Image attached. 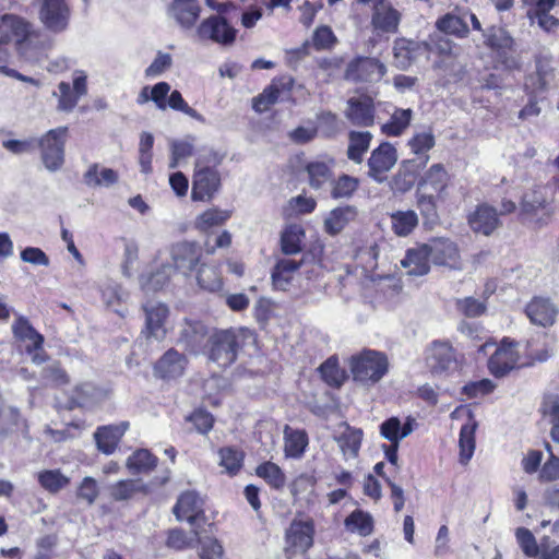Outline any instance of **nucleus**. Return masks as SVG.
I'll return each instance as SVG.
<instances>
[{"mask_svg": "<svg viewBox=\"0 0 559 559\" xmlns=\"http://www.w3.org/2000/svg\"><path fill=\"white\" fill-rule=\"evenodd\" d=\"M412 116V109H395L390 120L382 126V132L388 136L401 135L408 128Z\"/></svg>", "mask_w": 559, "mask_h": 559, "instance_id": "4c0bfd02", "label": "nucleus"}, {"mask_svg": "<svg viewBox=\"0 0 559 559\" xmlns=\"http://www.w3.org/2000/svg\"><path fill=\"white\" fill-rule=\"evenodd\" d=\"M293 80L290 78H280L272 83L255 98H253V109L257 112L266 111L274 105L283 94L290 91Z\"/></svg>", "mask_w": 559, "mask_h": 559, "instance_id": "b1692460", "label": "nucleus"}, {"mask_svg": "<svg viewBox=\"0 0 559 559\" xmlns=\"http://www.w3.org/2000/svg\"><path fill=\"white\" fill-rule=\"evenodd\" d=\"M68 128L51 129L36 140L45 168L49 171L59 170L64 164V146Z\"/></svg>", "mask_w": 559, "mask_h": 559, "instance_id": "7ed1b4c3", "label": "nucleus"}, {"mask_svg": "<svg viewBox=\"0 0 559 559\" xmlns=\"http://www.w3.org/2000/svg\"><path fill=\"white\" fill-rule=\"evenodd\" d=\"M12 332L15 338L21 342H27V345H35L37 348L44 345V336L24 317H19L14 321Z\"/></svg>", "mask_w": 559, "mask_h": 559, "instance_id": "e433bc0d", "label": "nucleus"}, {"mask_svg": "<svg viewBox=\"0 0 559 559\" xmlns=\"http://www.w3.org/2000/svg\"><path fill=\"white\" fill-rule=\"evenodd\" d=\"M313 523L294 521L286 532V551L290 555L305 552L313 543Z\"/></svg>", "mask_w": 559, "mask_h": 559, "instance_id": "4468645a", "label": "nucleus"}, {"mask_svg": "<svg viewBox=\"0 0 559 559\" xmlns=\"http://www.w3.org/2000/svg\"><path fill=\"white\" fill-rule=\"evenodd\" d=\"M429 156L405 159L401 162L396 174L390 181V188L394 193H406L415 185L417 174L429 162Z\"/></svg>", "mask_w": 559, "mask_h": 559, "instance_id": "f8f14e48", "label": "nucleus"}, {"mask_svg": "<svg viewBox=\"0 0 559 559\" xmlns=\"http://www.w3.org/2000/svg\"><path fill=\"white\" fill-rule=\"evenodd\" d=\"M209 360L221 368H226L235 362L238 352L237 334L235 330H219L214 332L207 341Z\"/></svg>", "mask_w": 559, "mask_h": 559, "instance_id": "20e7f679", "label": "nucleus"}, {"mask_svg": "<svg viewBox=\"0 0 559 559\" xmlns=\"http://www.w3.org/2000/svg\"><path fill=\"white\" fill-rule=\"evenodd\" d=\"M305 231L300 225H288L282 233L281 243L285 254H296L301 251Z\"/></svg>", "mask_w": 559, "mask_h": 559, "instance_id": "a19ab883", "label": "nucleus"}, {"mask_svg": "<svg viewBox=\"0 0 559 559\" xmlns=\"http://www.w3.org/2000/svg\"><path fill=\"white\" fill-rule=\"evenodd\" d=\"M555 69L546 60L537 59L535 71L525 78L524 88L530 95L538 96L555 86Z\"/></svg>", "mask_w": 559, "mask_h": 559, "instance_id": "2eb2a0df", "label": "nucleus"}, {"mask_svg": "<svg viewBox=\"0 0 559 559\" xmlns=\"http://www.w3.org/2000/svg\"><path fill=\"white\" fill-rule=\"evenodd\" d=\"M389 359L382 352L364 349L352 356V376L357 382L365 385L378 383L389 371Z\"/></svg>", "mask_w": 559, "mask_h": 559, "instance_id": "f03ea898", "label": "nucleus"}, {"mask_svg": "<svg viewBox=\"0 0 559 559\" xmlns=\"http://www.w3.org/2000/svg\"><path fill=\"white\" fill-rule=\"evenodd\" d=\"M221 186L219 174L210 166H203V157H198L192 181L193 201H210Z\"/></svg>", "mask_w": 559, "mask_h": 559, "instance_id": "423d86ee", "label": "nucleus"}, {"mask_svg": "<svg viewBox=\"0 0 559 559\" xmlns=\"http://www.w3.org/2000/svg\"><path fill=\"white\" fill-rule=\"evenodd\" d=\"M157 464V459L146 449L133 452L127 460V467L132 473H148Z\"/></svg>", "mask_w": 559, "mask_h": 559, "instance_id": "79ce46f5", "label": "nucleus"}, {"mask_svg": "<svg viewBox=\"0 0 559 559\" xmlns=\"http://www.w3.org/2000/svg\"><path fill=\"white\" fill-rule=\"evenodd\" d=\"M347 209L337 207L331 211L324 221L325 230L330 235L338 234L347 224Z\"/></svg>", "mask_w": 559, "mask_h": 559, "instance_id": "69168bd1", "label": "nucleus"}, {"mask_svg": "<svg viewBox=\"0 0 559 559\" xmlns=\"http://www.w3.org/2000/svg\"><path fill=\"white\" fill-rule=\"evenodd\" d=\"M198 542V557L200 559H225L224 547L221 542L211 536L202 537L198 527L192 530Z\"/></svg>", "mask_w": 559, "mask_h": 559, "instance_id": "473e14b6", "label": "nucleus"}, {"mask_svg": "<svg viewBox=\"0 0 559 559\" xmlns=\"http://www.w3.org/2000/svg\"><path fill=\"white\" fill-rule=\"evenodd\" d=\"M189 359L175 348L166 350L154 364V376L164 381L181 378L188 368Z\"/></svg>", "mask_w": 559, "mask_h": 559, "instance_id": "1a4fd4ad", "label": "nucleus"}, {"mask_svg": "<svg viewBox=\"0 0 559 559\" xmlns=\"http://www.w3.org/2000/svg\"><path fill=\"white\" fill-rule=\"evenodd\" d=\"M70 16L67 0H44L39 9V21L46 29L56 34L68 28Z\"/></svg>", "mask_w": 559, "mask_h": 559, "instance_id": "6e6552de", "label": "nucleus"}, {"mask_svg": "<svg viewBox=\"0 0 559 559\" xmlns=\"http://www.w3.org/2000/svg\"><path fill=\"white\" fill-rule=\"evenodd\" d=\"M53 96L59 98L58 109L61 111H71L78 104L79 97L73 93L69 83L61 82Z\"/></svg>", "mask_w": 559, "mask_h": 559, "instance_id": "052dcab7", "label": "nucleus"}, {"mask_svg": "<svg viewBox=\"0 0 559 559\" xmlns=\"http://www.w3.org/2000/svg\"><path fill=\"white\" fill-rule=\"evenodd\" d=\"M374 521L370 513L362 510L352 512V531H356L360 536H369L372 534Z\"/></svg>", "mask_w": 559, "mask_h": 559, "instance_id": "bf43d9fd", "label": "nucleus"}, {"mask_svg": "<svg viewBox=\"0 0 559 559\" xmlns=\"http://www.w3.org/2000/svg\"><path fill=\"white\" fill-rule=\"evenodd\" d=\"M430 254L427 243L409 248L401 260V265L408 275L423 276L430 271Z\"/></svg>", "mask_w": 559, "mask_h": 559, "instance_id": "5701e85b", "label": "nucleus"}, {"mask_svg": "<svg viewBox=\"0 0 559 559\" xmlns=\"http://www.w3.org/2000/svg\"><path fill=\"white\" fill-rule=\"evenodd\" d=\"M219 465L225 468V471L234 475L236 474L242 466L243 454L241 451L226 447L219 450Z\"/></svg>", "mask_w": 559, "mask_h": 559, "instance_id": "a18cd8bd", "label": "nucleus"}, {"mask_svg": "<svg viewBox=\"0 0 559 559\" xmlns=\"http://www.w3.org/2000/svg\"><path fill=\"white\" fill-rule=\"evenodd\" d=\"M450 182V176L440 163L431 165L420 177L417 188L419 191L431 190L438 194L439 199L447 198V189Z\"/></svg>", "mask_w": 559, "mask_h": 559, "instance_id": "6ab92c4d", "label": "nucleus"}, {"mask_svg": "<svg viewBox=\"0 0 559 559\" xmlns=\"http://www.w3.org/2000/svg\"><path fill=\"white\" fill-rule=\"evenodd\" d=\"M174 514L178 521H187L193 528H199L205 521L202 498L192 490L182 492L174 507Z\"/></svg>", "mask_w": 559, "mask_h": 559, "instance_id": "9b49d317", "label": "nucleus"}, {"mask_svg": "<svg viewBox=\"0 0 559 559\" xmlns=\"http://www.w3.org/2000/svg\"><path fill=\"white\" fill-rule=\"evenodd\" d=\"M426 365L436 376H448L457 368L454 348L449 342L433 341L426 349Z\"/></svg>", "mask_w": 559, "mask_h": 559, "instance_id": "39448f33", "label": "nucleus"}, {"mask_svg": "<svg viewBox=\"0 0 559 559\" xmlns=\"http://www.w3.org/2000/svg\"><path fill=\"white\" fill-rule=\"evenodd\" d=\"M336 43V37L329 26H319L312 35V45L317 50L331 49Z\"/></svg>", "mask_w": 559, "mask_h": 559, "instance_id": "e2e57ef3", "label": "nucleus"}, {"mask_svg": "<svg viewBox=\"0 0 559 559\" xmlns=\"http://www.w3.org/2000/svg\"><path fill=\"white\" fill-rule=\"evenodd\" d=\"M427 246L432 264L453 271L463 270L464 263L456 242L449 238H433Z\"/></svg>", "mask_w": 559, "mask_h": 559, "instance_id": "0eeeda50", "label": "nucleus"}, {"mask_svg": "<svg viewBox=\"0 0 559 559\" xmlns=\"http://www.w3.org/2000/svg\"><path fill=\"white\" fill-rule=\"evenodd\" d=\"M37 480L41 488L50 493H57L66 488L70 478L61 473L60 469H45L37 473Z\"/></svg>", "mask_w": 559, "mask_h": 559, "instance_id": "ea45409f", "label": "nucleus"}, {"mask_svg": "<svg viewBox=\"0 0 559 559\" xmlns=\"http://www.w3.org/2000/svg\"><path fill=\"white\" fill-rule=\"evenodd\" d=\"M435 136L431 132H421L412 136L408 141L412 153L417 157L429 156L428 152L435 146Z\"/></svg>", "mask_w": 559, "mask_h": 559, "instance_id": "5fc2aeb1", "label": "nucleus"}, {"mask_svg": "<svg viewBox=\"0 0 559 559\" xmlns=\"http://www.w3.org/2000/svg\"><path fill=\"white\" fill-rule=\"evenodd\" d=\"M39 32L35 31L32 24L24 17L14 14H3L0 19V62H5L8 52L2 47L4 44L13 43L17 55L27 62H38L44 56V46L38 44ZM0 73L16 78L21 81H32L15 70L0 64Z\"/></svg>", "mask_w": 559, "mask_h": 559, "instance_id": "f257e3e1", "label": "nucleus"}, {"mask_svg": "<svg viewBox=\"0 0 559 559\" xmlns=\"http://www.w3.org/2000/svg\"><path fill=\"white\" fill-rule=\"evenodd\" d=\"M299 263L293 259L284 258L281 259L273 271L272 277L274 285L281 289H285L293 275L299 269Z\"/></svg>", "mask_w": 559, "mask_h": 559, "instance_id": "37998d69", "label": "nucleus"}, {"mask_svg": "<svg viewBox=\"0 0 559 559\" xmlns=\"http://www.w3.org/2000/svg\"><path fill=\"white\" fill-rule=\"evenodd\" d=\"M518 361L519 354L515 345L503 341L489 358L488 368L495 377L501 378L514 369Z\"/></svg>", "mask_w": 559, "mask_h": 559, "instance_id": "a211bd4d", "label": "nucleus"}, {"mask_svg": "<svg viewBox=\"0 0 559 559\" xmlns=\"http://www.w3.org/2000/svg\"><path fill=\"white\" fill-rule=\"evenodd\" d=\"M323 380L331 386L338 388L345 380V373L338 367L336 358L331 357L320 367Z\"/></svg>", "mask_w": 559, "mask_h": 559, "instance_id": "09e8293b", "label": "nucleus"}, {"mask_svg": "<svg viewBox=\"0 0 559 559\" xmlns=\"http://www.w3.org/2000/svg\"><path fill=\"white\" fill-rule=\"evenodd\" d=\"M118 180V174L97 164L90 166L84 175V181L90 187H110Z\"/></svg>", "mask_w": 559, "mask_h": 559, "instance_id": "f704fd0d", "label": "nucleus"}, {"mask_svg": "<svg viewBox=\"0 0 559 559\" xmlns=\"http://www.w3.org/2000/svg\"><path fill=\"white\" fill-rule=\"evenodd\" d=\"M148 486L141 480L123 479L112 484L109 487V495L115 501H124L131 499L136 492L147 493Z\"/></svg>", "mask_w": 559, "mask_h": 559, "instance_id": "2f4dec72", "label": "nucleus"}, {"mask_svg": "<svg viewBox=\"0 0 559 559\" xmlns=\"http://www.w3.org/2000/svg\"><path fill=\"white\" fill-rule=\"evenodd\" d=\"M146 313V333L155 340H163L166 335L164 326L165 320L168 316V309L165 305H147L145 306Z\"/></svg>", "mask_w": 559, "mask_h": 559, "instance_id": "a878e982", "label": "nucleus"}, {"mask_svg": "<svg viewBox=\"0 0 559 559\" xmlns=\"http://www.w3.org/2000/svg\"><path fill=\"white\" fill-rule=\"evenodd\" d=\"M390 217L392 230L400 237L408 236L418 225V215L413 210L396 211Z\"/></svg>", "mask_w": 559, "mask_h": 559, "instance_id": "72a5a7b5", "label": "nucleus"}, {"mask_svg": "<svg viewBox=\"0 0 559 559\" xmlns=\"http://www.w3.org/2000/svg\"><path fill=\"white\" fill-rule=\"evenodd\" d=\"M372 134L369 131H352V160L361 163L362 155L369 150Z\"/></svg>", "mask_w": 559, "mask_h": 559, "instance_id": "4d7b16f0", "label": "nucleus"}, {"mask_svg": "<svg viewBox=\"0 0 559 559\" xmlns=\"http://www.w3.org/2000/svg\"><path fill=\"white\" fill-rule=\"evenodd\" d=\"M106 392L91 382H83L74 388V395L71 403L84 406L90 403H97L105 399Z\"/></svg>", "mask_w": 559, "mask_h": 559, "instance_id": "c9c22d12", "label": "nucleus"}, {"mask_svg": "<svg viewBox=\"0 0 559 559\" xmlns=\"http://www.w3.org/2000/svg\"><path fill=\"white\" fill-rule=\"evenodd\" d=\"M539 412L544 417H549L552 425L559 423V394H545L540 403Z\"/></svg>", "mask_w": 559, "mask_h": 559, "instance_id": "0e129e2a", "label": "nucleus"}, {"mask_svg": "<svg viewBox=\"0 0 559 559\" xmlns=\"http://www.w3.org/2000/svg\"><path fill=\"white\" fill-rule=\"evenodd\" d=\"M99 491V486L96 479L91 476H86L76 488V498L78 500L85 502L87 506H92L97 500Z\"/></svg>", "mask_w": 559, "mask_h": 559, "instance_id": "603ef678", "label": "nucleus"}, {"mask_svg": "<svg viewBox=\"0 0 559 559\" xmlns=\"http://www.w3.org/2000/svg\"><path fill=\"white\" fill-rule=\"evenodd\" d=\"M468 224L473 231L485 236L491 235L501 226L496 209L488 204L478 205L468 216Z\"/></svg>", "mask_w": 559, "mask_h": 559, "instance_id": "412c9836", "label": "nucleus"}, {"mask_svg": "<svg viewBox=\"0 0 559 559\" xmlns=\"http://www.w3.org/2000/svg\"><path fill=\"white\" fill-rule=\"evenodd\" d=\"M417 207L426 217H433L437 214V201L440 200L438 194L426 193L424 190L416 192Z\"/></svg>", "mask_w": 559, "mask_h": 559, "instance_id": "338daca9", "label": "nucleus"}, {"mask_svg": "<svg viewBox=\"0 0 559 559\" xmlns=\"http://www.w3.org/2000/svg\"><path fill=\"white\" fill-rule=\"evenodd\" d=\"M198 284L210 292L219 290L223 286L222 277L216 267L202 265L198 272Z\"/></svg>", "mask_w": 559, "mask_h": 559, "instance_id": "49530a36", "label": "nucleus"}, {"mask_svg": "<svg viewBox=\"0 0 559 559\" xmlns=\"http://www.w3.org/2000/svg\"><path fill=\"white\" fill-rule=\"evenodd\" d=\"M386 73V66L376 57H357L352 60V81L377 83Z\"/></svg>", "mask_w": 559, "mask_h": 559, "instance_id": "dca6fc26", "label": "nucleus"}, {"mask_svg": "<svg viewBox=\"0 0 559 559\" xmlns=\"http://www.w3.org/2000/svg\"><path fill=\"white\" fill-rule=\"evenodd\" d=\"M374 120L373 99L369 95L352 97V122L370 126Z\"/></svg>", "mask_w": 559, "mask_h": 559, "instance_id": "7c9ffc66", "label": "nucleus"}, {"mask_svg": "<svg viewBox=\"0 0 559 559\" xmlns=\"http://www.w3.org/2000/svg\"><path fill=\"white\" fill-rule=\"evenodd\" d=\"M526 314L534 324L548 326L555 322L557 309L548 299L535 298L527 305Z\"/></svg>", "mask_w": 559, "mask_h": 559, "instance_id": "bb28decb", "label": "nucleus"}, {"mask_svg": "<svg viewBox=\"0 0 559 559\" xmlns=\"http://www.w3.org/2000/svg\"><path fill=\"white\" fill-rule=\"evenodd\" d=\"M477 428V424L475 421H469L462 426L460 431V462L462 464H467L472 459L475 450V431Z\"/></svg>", "mask_w": 559, "mask_h": 559, "instance_id": "58836bf2", "label": "nucleus"}, {"mask_svg": "<svg viewBox=\"0 0 559 559\" xmlns=\"http://www.w3.org/2000/svg\"><path fill=\"white\" fill-rule=\"evenodd\" d=\"M170 274V266H165L162 271L151 274L147 278H142V288L150 293L164 287Z\"/></svg>", "mask_w": 559, "mask_h": 559, "instance_id": "774afa93", "label": "nucleus"}, {"mask_svg": "<svg viewBox=\"0 0 559 559\" xmlns=\"http://www.w3.org/2000/svg\"><path fill=\"white\" fill-rule=\"evenodd\" d=\"M396 162V148L391 143L383 142L371 152L368 159V176L381 183L386 179L385 174L394 167Z\"/></svg>", "mask_w": 559, "mask_h": 559, "instance_id": "9d476101", "label": "nucleus"}, {"mask_svg": "<svg viewBox=\"0 0 559 559\" xmlns=\"http://www.w3.org/2000/svg\"><path fill=\"white\" fill-rule=\"evenodd\" d=\"M129 426L128 421H121L115 425L98 427L94 432L97 449L107 455L114 453Z\"/></svg>", "mask_w": 559, "mask_h": 559, "instance_id": "4be33fe9", "label": "nucleus"}, {"mask_svg": "<svg viewBox=\"0 0 559 559\" xmlns=\"http://www.w3.org/2000/svg\"><path fill=\"white\" fill-rule=\"evenodd\" d=\"M201 255V249L193 242L181 241L173 245L170 248L174 267L183 275L190 274L199 263Z\"/></svg>", "mask_w": 559, "mask_h": 559, "instance_id": "f3484780", "label": "nucleus"}, {"mask_svg": "<svg viewBox=\"0 0 559 559\" xmlns=\"http://www.w3.org/2000/svg\"><path fill=\"white\" fill-rule=\"evenodd\" d=\"M437 26L440 31L459 37H464L468 33L466 23L461 17L451 14L440 19Z\"/></svg>", "mask_w": 559, "mask_h": 559, "instance_id": "13d9d810", "label": "nucleus"}, {"mask_svg": "<svg viewBox=\"0 0 559 559\" xmlns=\"http://www.w3.org/2000/svg\"><path fill=\"white\" fill-rule=\"evenodd\" d=\"M171 150V159L169 163L170 168H176L180 160L190 157L193 154V138H186L180 141H171L170 143Z\"/></svg>", "mask_w": 559, "mask_h": 559, "instance_id": "3c124183", "label": "nucleus"}, {"mask_svg": "<svg viewBox=\"0 0 559 559\" xmlns=\"http://www.w3.org/2000/svg\"><path fill=\"white\" fill-rule=\"evenodd\" d=\"M200 5L197 0H174L167 13L182 28H191L200 15Z\"/></svg>", "mask_w": 559, "mask_h": 559, "instance_id": "393cba45", "label": "nucleus"}, {"mask_svg": "<svg viewBox=\"0 0 559 559\" xmlns=\"http://www.w3.org/2000/svg\"><path fill=\"white\" fill-rule=\"evenodd\" d=\"M283 435L285 455L293 459L301 457L309 442L307 432L286 425Z\"/></svg>", "mask_w": 559, "mask_h": 559, "instance_id": "cd10ccee", "label": "nucleus"}, {"mask_svg": "<svg viewBox=\"0 0 559 559\" xmlns=\"http://www.w3.org/2000/svg\"><path fill=\"white\" fill-rule=\"evenodd\" d=\"M486 36V44L496 50H510L513 46V38L502 27H490Z\"/></svg>", "mask_w": 559, "mask_h": 559, "instance_id": "de8ad7c7", "label": "nucleus"}, {"mask_svg": "<svg viewBox=\"0 0 559 559\" xmlns=\"http://www.w3.org/2000/svg\"><path fill=\"white\" fill-rule=\"evenodd\" d=\"M236 28L219 15L205 19L198 27L200 38L211 39L221 45H231L236 39Z\"/></svg>", "mask_w": 559, "mask_h": 559, "instance_id": "ddd939ff", "label": "nucleus"}, {"mask_svg": "<svg viewBox=\"0 0 559 559\" xmlns=\"http://www.w3.org/2000/svg\"><path fill=\"white\" fill-rule=\"evenodd\" d=\"M515 537L524 555L535 559L540 547L538 546L533 533L525 527H519L515 532Z\"/></svg>", "mask_w": 559, "mask_h": 559, "instance_id": "6e6d98bb", "label": "nucleus"}, {"mask_svg": "<svg viewBox=\"0 0 559 559\" xmlns=\"http://www.w3.org/2000/svg\"><path fill=\"white\" fill-rule=\"evenodd\" d=\"M400 13L391 5L384 3L374 9L372 25L376 29L385 33H395L400 23Z\"/></svg>", "mask_w": 559, "mask_h": 559, "instance_id": "c756f323", "label": "nucleus"}, {"mask_svg": "<svg viewBox=\"0 0 559 559\" xmlns=\"http://www.w3.org/2000/svg\"><path fill=\"white\" fill-rule=\"evenodd\" d=\"M207 333L209 330L202 321L185 319L180 324L177 342L183 345L189 352L198 354Z\"/></svg>", "mask_w": 559, "mask_h": 559, "instance_id": "aec40b11", "label": "nucleus"}, {"mask_svg": "<svg viewBox=\"0 0 559 559\" xmlns=\"http://www.w3.org/2000/svg\"><path fill=\"white\" fill-rule=\"evenodd\" d=\"M547 205L548 202L543 195L537 193H533L531 197L525 195L521 202V213L524 215L533 216L536 215L538 211L546 210L544 217L536 221L537 225L545 226L549 223L552 215L555 214V210L547 209Z\"/></svg>", "mask_w": 559, "mask_h": 559, "instance_id": "c85d7f7f", "label": "nucleus"}, {"mask_svg": "<svg viewBox=\"0 0 559 559\" xmlns=\"http://www.w3.org/2000/svg\"><path fill=\"white\" fill-rule=\"evenodd\" d=\"M257 475L263 478L271 487L280 489L284 487L286 477L278 465L265 462L257 467Z\"/></svg>", "mask_w": 559, "mask_h": 559, "instance_id": "c03bdc74", "label": "nucleus"}, {"mask_svg": "<svg viewBox=\"0 0 559 559\" xmlns=\"http://www.w3.org/2000/svg\"><path fill=\"white\" fill-rule=\"evenodd\" d=\"M309 183L312 188L319 189L331 178L330 166L323 162H312L307 165Z\"/></svg>", "mask_w": 559, "mask_h": 559, "instance_id": "864d4df0", "label": "nucleus"}, {"mask_svg": "<svg viewBox=\"0 0 559 559\" xmlns=\"http://www.w3.org/2000/svg\"><path fill=\"white\" fill-rule=\"evenodd\" d=\"M230 217V212L226 210L210 209L203 212L197 218V226L199 229L205 231L209 228L218 226Z\"/></svg>", "mask_w": 559, "mask_h": 559, "instance_id": "8fccbe9b", "label": "nucleus"}, {"mask_svg": "<svg viewBox=\"0 0 559 559\" xmlns=\"http://www.w3.org/2000/svg\"><path fill=\"white\" fill-rule=\"evenodd\" d=\"M393 56L395 66L400 69H406L412 63L411 43L405 39H397L393 46Z\"/></svg>", "mask_w": 559, "mask_h": 559, "instance_id": "680f3d73", "label": "nucleus"}]
</instances>
